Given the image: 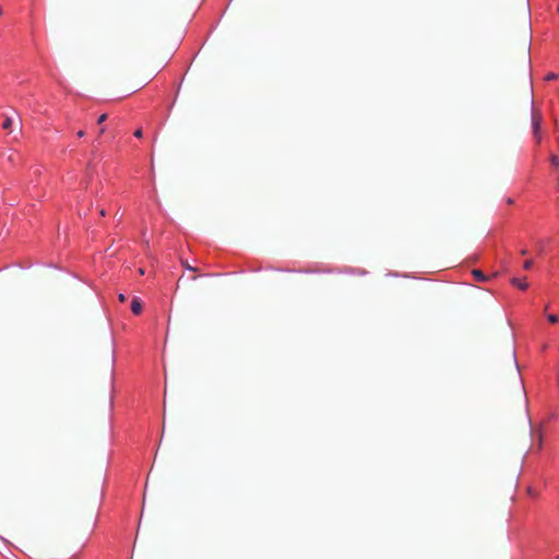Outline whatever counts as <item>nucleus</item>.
Masks as SVG:
<instances>
[{
	"instance_id": "f257e3e1",
	"label": "nucleus",
	"mask_w": 559,
	"mask_h": 559,
	"mask_svg": "<svg viewBox=\"0 0 559 559\" xmlns=\"http://www.w3.org/2000/svg\"><path fill=\"white\" fill-rule=\"evenodd\" d=\"M532 124H533V133L537 141H540V126H542V116L539 111L533 109L532 111Z\"/></svg>"
},
{
	"instance_id": "f03ea898",
	"label": "nucleus",
	"mask_w": 559,
	"mask_h": 559,
	"mask_svg": "<svg viewBox=\"0 0 559 559\" xmlns=\"http://www.w3.org/2000/svg\"><path fill=\"white\" fill-rule=\"evenodd\" d=\"M131 310L134 314H140L142 311V304L139 298L134 297L131 302Z\"/></svg>"
},
{
	"instance_id": "7ed1b4c3",
	"label": "nucleus",
	"mask_w": 559,
	"mask_h": 559,
	"mask_svg": "<svg viewBox=\"0 0 559 559\" xmlns=\"http://www.w3.org/2000/svg\"><path fill=\"white\" fill-rule=\"evenodd\" d=\"M511 284H512L513 286H516V287H518V288H520L521 290H525V289H527V287H528V284H527L525 281H520V280H519V278H516V277H513V278L511 280Z\"/></svg>"
},
{
	"instance_id": "20e7f679",
	"label": "nucleus",
	"mask_w": 559,
	"mask_h": 559,
	"mask_svg": "<svg viewBox=\"0 0 559 559\" xmlns=\"http://www.w3.org/2000/svg\"><path fill=\"white\" fill-rule=\"evenodd\" d=\"M472 274L474 278L478 282H485L487 280V277L480 270H473Z\"/></svg>"
},
{
	"instance_id": "39448f33",
	"label": "nucleus",
	"mask_w": 559,
	"mask_h": 559,
	"mask_svg": "<svg viewBox=\"0 0 559 559\" xmlns=\"http://www.w3.org/2000/svg\"><path fill=\"white\" fill-rule=\"evenodd\" d=\"M547 319L550 323H557L559 321V317L557 314H548Z\"/></svg>"
},
{
	"instance_id": "423d86ee",
	"label": "nucleus",
	"mask_w": 559,
	"mask_h": 559,
	"mask_svg": "<svg viewBox=\"0 0 559 559\" xmlns=\"http://www.w3.org/2000/svg\"><path fill=\"white\" fill-rule=\"evenodd\" d=\"M11 124H12V120H11V118H7V119L3 121V123H2V128H3L4 130H9V129H10V127H11Z\"/></svg>"
},
{
	"instance_id": "0eeeda50",
	"label": "nucleus",
	"mask_w": 559,
	"mask_h": 559,
	"mask_svg": "<svg viewBox=\"0 0 559 559\" xmlns=\"http://www.w3.org/2000/svg\"><path fill=\"white\" fill-rule=\"evenodd\" d=\"M550 162H551L552 166H555V167L559 166V157L558 156L551 155Z\"/></svg>"
},
{
	"instance_id": "6e6552de",
	"label": "nucleus",
	"mask_w": 559,
	"mask_h": 559,
	"mask_svg": "<svg viewBox=\"0 0 559 559\" xmlns=\"http://www.w3.org/2000/svg\"><path fill=\"white\" fill-rule=\"evenodd\" d=\"M182 266L186 269V270H189V271H192V272H197V269L191 266L187 261H182Z\"/></svg>"
},
{
	"instance_id": "1a4fd4ad",
	"label": "nucleus",
	"mask_w": 559,
	"mask_h": 559,
	"mask_svg": "<svg viewBox=\"0 0 559 559\" xmlns=\"http://www.w3.org/2000/svg\"><path fill=\"white\" fill-rule=\"evenodd\" d=\"M533 266V260H526L524 263H523V267L524 270H531V267Z\"/></svg>"
},
{
	"instance_id": "9d476101",
	"label": "nucleus",
	"mask_w": 559,
	"mask_h": 559,
	"mask_svg": "<svg viewBox=\"0 0 559 559\" xmlns=\"http://www.w3.org/2000/svg\"><path fill=\"white\" fill-rule=\"evenodd\" d=\"M94 526H95V520L92 519L91 523L86 527V531L88 534L93 531Z\"/></svg>"
},
{
	"instance_id": "9b49d317",
	"label": "nucleus",
	"mask_w": 559,
	"mask_h": 559,
	"mask_svg": "<svg viewBox=\"0 0 559 559\" xmlns=\"http://www.w3.org/2000/svg\"><path fill=\"white\" fill-rule=\"evenodd\" d=\"M106 119H107V114H103V115H100V116L98 117V119H97V123H98V124H102L104 121H106Z\"/></svg>"
},
{
	"instance_id": "f8f14e48",
	"label": "nucleus",
	"mask_w": 559,
	"mask_h": 559,
	"mask_svg": "<svg viewBox=\"0 0 559 559\" xmlns=\"http://www.w3.org/2000/svg\"><path fill=\"white\" fill-rule=\"evenodd\" d=\"M557 78H558V75L556 73L551 72V73L547 74L546 80L551 81V80H556Z\"/></svg>"
},
{
	"instance_id": "ddd939ff",
	"label": "nucleus",
	"mask_w": 559,
	"mask_h": 559,
	"mask_svg": "<svg viewBox=\"0 0 559 559\" xmlns=\"http://www.w3.org/2000/svg\"><path fill=\"white\" fill-rule=\"evenodd\" d=\"M543 447V437L542 433L538 435L537 449L542 450Z\"/></svg>"
},
{
	"instance_id": "4468645a",
	"label": "nucleus",
	"mask_w": 559,
	"mask_h": 559,
	"mask_svg": "<svg viewBox=\"0 0 559 559\" xmlns=\"http://www.w3.org/2000/svg\"><path fill=\"white\" fill-rule=\"evenodd\" d=\"M142 135H143V133H142L141 129L135 130V132H134L135 138H142Z\"/></svg>"
},
{
	"instance_id": "2eb2a0df",
	"label": "nucleus",
	"mask_w": 559,
	"mask_h": 559,
	"mask_svg": "<svg viewBox=\"0 0 559 559\" xmlns=\"http://www.w3.org/2000/svg\"><path fill=\"white\" fill-rule=\"evenodd\" d=\"M118 299L121 301V302H124L127 300L126 296L123 294H120L118 296Z\"/></svg>"
},
{
	"instance_id": "dca6fc26",
	"label": "nucleus",
	"mask_w": 559,
	"mask_h": 559,
	"mask_svg": "<svg viewBox=\"0 0 559 559\" xmlns=\"http://www.w3.org/2000/svg\"><path fill=\"white\" fill-rule=\"evenodd\" d=\"M84 134H85V133H84V131H82V130H80V131L78 132V136H79V138H83V136H84Z\"/></svg>"
},
{
	"instance_id": "f3484780",
	"label": "nucleus",
	"mask_w": 559,
	"mask_h": 559,
	"mask_svg": "<svg viewBox=\"0 0 559 559\" xmlns=\"http://www.w3.org/2000/svg\"><path fill=\"white\" fill-rule=\"evenodd\" d=\"M99 215H100V216H105V215H106V212H105V210H104V209H100V210H99Z\"/></svg>"
},
{
	"instance_id": "a211bd4d",
	"label": "nucleus",
	"mask_w": 559,
	"mask_h": 559,
	"mask_svg": "<svg viewBox=\"0 0 559 559\" xmlns=\"http://www.w3.org/2000/svg\"><path fill=\"white\" fill-rule=\"evenodd\" d=\"M521 254H522V255L527 254V250H526V249L521 250Z\"/></svg>"
},
{
	"instance_id": "6ab92c4d",
	"label": "nucleus",
	"mask_w": 559,
	"mask_h": 559,
	"mask_svg": "<svg viewBox=\"0 0 559 559\" xmlns=\"http://www.w3.org/2000/svg\"><path fill=\"white\" fill-rule=\"evenodd\" d=\"M104 132H105V128H102V129L99 130V134H103Z\"/></svg>"
},
{
	"instance_id": "aec40b11",
	"label": "nucleus",
	"mask_w": 559,
	"mask_h": 559,
	"mask_svg": "<svg viewBox=\"0 0 559 559\" xmlns=\"http://www.w3.org/2000/svg\"><path fill=\"white\" fill-rule=\"evenodd\" d=\"M140 274H144V271L142 269L139 270Z\"/></svg>"
},
{
	"instance_id": "412c9836",
	"label": "nucleus",
	"mask_w": 559,
	"mask_h": 559,
	"mask_svg": "<svg viewBox=\"0 0 559 559\" xmlns=\"http://www.w3.org/2000/svg\"><path fill=\"white\" fill-rule=\"evenodd\" d=\"M2 14V9L0 8V15Z\"/></svg>"
},
{
	"instance_id": "4be33fe9",
	"label": "nucleus",
	"mask_w": 559,
	"mask_h": 559,
	"mask_svg": "<svg viewBox=\"0 0 559 559\" xmlns=\"http://www.w3.org/2000/svg\"><path fill=\"white\" fill-rule=\"evenodd\" d=\"M558 187H559V177H558Z\"/></svg>"
},
{
	"instance_id": "5701e85b",
	"label": "nucleus",
	"mask_w": 559,
	"mask_h": 559,
	"mask_svg": "<svg viewBox=\"0 0 559 559\" xmlns=\"http://www.w3.org/2000/svg\"><path fill=\"white\" fill-rule=\"evenodd\" d=\"M558 12H559V5H558Z\"/></svg>"
}]
</instances>
